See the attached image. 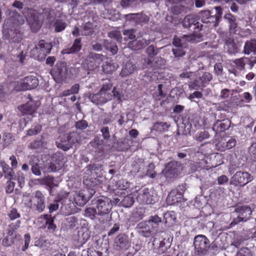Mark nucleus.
Masks as SVG:
<instances>
[{"instance_id":"obj_1","label":"nucleus","mask_w":256,"mask_h":256,"mask_svg":"<svg viewBox=\"0 0 256 256\" xmlns=\"http://www.w3.org/2000/svg\"><path fill=\"white\" fill-rule=\"evenodd\" d=\"M98 166L96 164L89 165L87 166L84 176L83 182L90 188L82 190L75 194L74 199L78 206L84 205L95 194V190L90 188L97 184L98 180L96 177L98 174Z\"/></svg>"},{"instance_id":"obj_2","label":"nucleus","mask_w":256,"mask_h":256,"mask_svg":"<svg viewBox=\"0 0 256 256\" xmlns=\"http://www.w3.org/2000/svg\"><path fill=\"white\" fill-rule=\"evenodd\" d=\"M24 20L22 16L14 12L5 20L3 26V38L10 42H18L22 38L20 32V26L24 24Z\"/></svg>"},{"instance_id":"obj_3","label":"nucleus","mask_w":256,"mask_h":256,"mask_svg":"<svg viewBox=\"0 0 256 256\" xmlns=\"http://www.w3.org/2000/svg\"><path fill=\"white\" fill-rule=\"evenodd\" d=\"M31 30L36 32L40 28L44 18L50 20L53 17L52 12L49 8H42L37 12L36 10L28 9L25 15Z\"/></svg>"},{"instance_id":"obj_4","label":"nucleus","mask_w":256,"mask_h":256,"mask_svg":"<svg viewBox=\"0 0 256 256\" xmlns=\"http://www.w3.org/2000/svg\"><path fill=\"white\" fill-rule=\"evenodd\" d=\"M112 92H106L104 91H100L96 94H90L89 95V99L91 102L96 104H102L110 100L112 96L117 98L119 101H122L121 94L118 92L116 88H114Z\"/></svg>"},{"instance_id":"obj_5","label":"nucleus","mask_w":256,"mask_h":256,"mask_svg":"<svg viewBox=\"0 0 256 256\" xmlns=\"http://www.w3.org/2000/svg\"><path fill=\"white\" fill-rule=\"evenodd\" d=\"M182 170L181 166L176 162H171L168 164L164 170L160 174L162 182H170L176 178Z\"/></svg>"},{"instance_id":"obj_6","label":"nucleus","mask_w":256,"mask_h":256,"mask_svg":"<svg viewBox=\"0 0 256 256\" xmlns=\"http://www.w3.org/2000/svg\"><path fill=\"white\" fill-rule=\"evenodd\" d=\"M52 46L50 42L44 40H40L38 44L31 50L30 56L36 60L40 61L45 59L46 56L51 51Z\"/></svg>"},{"instance_id":"obj_7","label":"nucleus","mask_w":256,"mask_h":256,"mask_svg":"<svg viewBox=\"0 0 256 256\" xmlns=\"http://www.w3.org/2000/svg\"><path fill=\"white\" fill-rule=\"evenodd\" d=\"M136 193L138 194L136 200L140 204H151L156 202V198L152 188H143L136 190Z\"/></svg>"},{"instance_id":"obj_8","label":"nucleus","mask_w":256,"mask_h":256,"mask_svg":"<svg viewBox=\"0 0 256 256\" xmlns=\"http://www.w3.org/2000/svg\"><path fill=\"white\" fill-rule=\"evenodd\" d=\"M38 85V78L33 75L24 77L20 82H15V88L16 90H26L36 88Z\"/></svg>"},{"instance_id":"obj_9","label":"nucleus","mask_w":256,"mask_h":256,"mask_svg":"<svg viewBox=\"0 0 256 256\" xmlns=\"http://www.w3.org/2000/svg\"><path fill=\"white\" fill-rule=\"evenodd\" d=\"M98 210V215H104L110 212L112 208L111 200L105 196H100L92 202Z\"/></svg>"},{"instance_id":"obj_10","label":"nucleus","mask_w":256,"mask_h":256,"mask_svg":"<svg viewBox=\"0 0 256 256\" xmlns=\"http://www.w3.org/2000/svg\"><path fill=\"white\" fill-rule=\"evenodd\" d=\"M78 136L76 132H73L70 134H64L59 137L56 141V144L58 148L64 150H68L72 144L78 142Z\"/></svg>"},{"instance_id":"obj_11","label":"nucleus","mask_w":256,"mask_h":256,"mask_svg":"<svg viewBox=\"0 0 256 256\" xmlns=\"http://www.w3.org/2000/svg\"><path fill=\"white\" fill-rule=\"evenodd\" d=\"M253 176L248 172L238 171L231 178L230 184L235 186H244L252 181Z\"/></svg>"},{"instance_id":"obj_12","label":"nucleus","mask_w":256,"mask_h":256,"mask_svg":"<svg viewBox=\"0 0 256 256\" xmlns=\"http://www.w3.org/2000/svg\"><path fill=\"white\" fill-rule=\"evenodd\" d=\"M237 214V218L233 222L234 224L242 222H246L251 216L252 210L248 206H238L235 210Z\"/></svg>"},{"instance_id":"obj_13","label":"nucleus","mask_w":256,"mask_h":256,"mask_svg":"<svg viewBox=\"0 0 256 256\" xmlns=\"http://www.w3.org/2000/svg\"><path fill=\"white\" fill-rule=\"evenodd\" d=\"M212 76L209 72H204L198 78L194 79L190 87L193 89H202L206 86L212 80Z\"/></svg>"},{"instance_id":"obj_14","label":"nucleus","mask_w":256,"mask_h":256,"mask_svg":"<svg viewBox=\"0 0 256 256\" xmlns=\"http://www.w3.org/2000/svg\"><path fill=\"white\" fill-rule=\"evenodd\" d=\"M54 218L50 214L42 215L38 218L37 222L40 228H44L47 226L48 230H54L56 226L54 224Z\"/></svg>"},{"instance_id":"obj_15","label":"nucleus","mask_w":256,"mask_h":256,"mask_svg":"<svg viewBox=\"0 0 256 256\" xmlns=\"http://www.w3.org/2000/svg\"><path fill=\"white\" fill-rule=\"evenodd\" d=\"M186 40L192 42H198L201 40V36L199 34L184 35L182 38L177 37L174 38L172 44L176 47H186L184 40Z\"/></svg>"},{"instance_id":"obj_16","label":"nucleus","mask_w":256,"mask_h":256,"mask_svg":"<svg viewBox=\"0 0 256 256\" xmlns=\"http://www.w3.org/2000/svg\"><path fill=\"white\" fill-rule=\"evenodd\" d=\"M108 58L98 54H91L90 56V63H88V67L90 70H94L102 63L106 62Z\"/></svg>"},{"instance_id":"obj_17","label":"nucleus","mask_w":256,"mask_h":256,"mask_svg":"<svg viewBox=\"0 0 256 256\" xmlns=\"http://www.w3.org/2000/svg\"><path fill=\"white\" fill-rule=\"evenodd\" d=\"M194 244L196 250L198 252H202L208 248V240L204 236H198L194 238Z\"/></svg>"},{"instance_id":"obj_18","label":"nucleus","mask_w":256,"mask_h":256,"mask_svg":"<svg viewBox=\"0 0 256 256\" xmlns=\"http://www.w3.org/2000/svg\"><path fill=\"white\" fill-rule=\"evenodd\" d=\"M52 162L48 167V172H54L62 168L64 166L62 156L60 154H56L53 156Z\"/></svg>"},{"instance_id":"obj_19","label":"nucleus","mask_w":256,"mask_h":256,"mask_svg":"<svg viewBox=\"0 0 256 256\" xmlns=\"http://www.w3.org/2000/svg\"><path fill=\"white\" fill-rule=\"evenodd\" d=\"M90 232L87 228H82L78 231L76 240L78 246H82L90 239Z\"/></svg>"},{"instance_id":"obj_20","label":"nucleus","mask_w":256,"mask_h":256,"mask_svg":"<svg viewBox=\"0 0 256 256\" xmlns=\"http://www.w3.org/2000/svg\"><path fill=\"white\" fill-rule=\"evenodd\" d=\"M37 107L38 106L32 100H30L26 104L19 106L18 108L24 115H32L36 112Z\"/></svg>"},{"instance_id":"obj_21","label":"nucleus","mask_w":256,"mask_h":256,"mask_svg":"<svg viewBox=\"0 0 256 256\" xmlns=\"http://www.w3.org/2000/svg\"><path fill=\"white\" fill-rule=\"evenodd\" d=\"M214 9L216 10L214 16L210 15L208 21V24H210V26L211 27H216L218 26L222 14V10L220 6H216Z\"/></svg>"},{"instance_id":"obj_22","label":"nucleus","mask_w":256,"mask_h":256,"mask_svg":"<svg viewBox=\"0 0 256 256\" xmlns=\"http://www.w3.org/2000/svg\"><path fill=\"white\" fill-rule=\"evenodd\" d=\"M115 248L118 250H126L128 248V240L124 235H118L115 241Z\"/></svg>"},{"instance_id":"obj_23","label":"nucleus","mask_w":256,"mask_h":256,"mask_svg":"<svg viewBox=\"0 0 256 256\" xmlns=\"http://www.w3.org/2000/svg\"><path fill=\"white\" fill-rule=\"evenodd\" d=\"M34 199L36 202V208L39 212L44 211L45 208L44 197L43 194L40 191H36L34 194Z\"/></svg>"},{"instance_id":"obj_24","label":"nucleus","mask_w":256,"mask_h":256,"mask_svg":"<svg viewBox=\"0 0 256 256\" xmlns=\"http://www.w3.org/2000/svg\"><path fill=\"white\" fill-rule=\"evenodd\" d=\"M236 140L234 138H230L226 142L218 144L216 146L219 150L222 152L234 148L236 145Z\"/></svg>"},{"instance_id":"obj_25","label":"nucleus","mask_w":256,"mask_h":256,"mask_svg":"<svg viewBox=\"0 0 256 256\" xmlns=\"http://www.w3.org/2000/svg\"><path fill=\"white\" fill-rule=\"evenodd\" d=\"M182 24L186 28L193 27L194 29L199 28V23L196 22L194 16L192 15H188L184 18Z\"/></svg>"},{"instance_id":"obj_26","label":"nucleus","mask_w":256,"mask_h":256,"mask_svg":"<svg viewBox=\"0 0 256 256\" xmlns=\"http://www.w3.org/2000/svg\"><path fill=\"white\" fill-rule=\"evenodd\" d=\"M230 121L228 119L217 121L214 125L213 130L218 132H223L230 127Z\"/></svg>"},{"instance_id":"obj_27","label":"nucleus","mask_w":256,"mask_h":256,"mask_svg":"<svg viewBox=\"0 0 256 256\" xmlns=\"http://www.w3.org/2000/svg\"><path fill=\"white\" fill-rule=\"evenodd\" d=\"M244 52L246 54L251 53L256 54V40L247 41L244 46Z\"/></svg>"},{"instance_id":"obj_28","label":"nucleus","mask_w":256,"mask_h":256,"mask_svg":"<svg viewBox=\"0 0 256 256\" xmlns=\"http://www.w3.org/2000/svg\"><path fill=\"white\" fill-rule=\"evenodd\" d=\"M150 40L142 38V40H136L132 42L130 44V47L134 50H137L146 47L150 44Z\"/></svg>"},{"instance_id":"obj_29","label":"nucleus","mask_w":256,"mask_h":256,"mask_svg":"<svg viewBox=\"0 0 256 256\" xmlns=\"http://www.w3.org/2000/svg\"><path fill=\"white\" fill-rule=\"evenodd\" d=\"M182 199V194L176 190H172L168 196L167 202L170 204H174L180 202Z\"/></svg>"},{"instance_id":"obj_30","label":"nucleus","mask_w":256,"mask_h":256,"mask_svg":"<svg viewBox=\"0 0 256 256\" xmlns=\"http://www.w3.org/2000/svg\"><path fill=\"white\" fill-rule=\"evenodd\" d=\"M102 70L105 73H110L111 72L116 70L118 68V66L116 64L110 59L107 58L102 64Z\"/></svg>"},{"instance_id":"obj_31","label":"nucleus","mask_w":256,"mask_h":256,"mask_svg":"<svg viewBox=\"0 0 256 256\" xmlns=\"http://www.w3.org/2000/svg\"><path fill=\"white\" fill-rule=\"evenodd\" d=\"M81 48L82 45L80 40L76 39L70 48L64 49L62 50V52L64 54L75 53L78 52L81 49Z\"/></svg>"},{"instance_id":"obj_32","label":"nucleus","mask_w":256,"mask_h":256,"mask_svg":"<svg viewBox=\"0 0 256 256\" xmlns=\"http://www.w3.org/2000/svg\"><path fill=\"white\" fill-rule=\"evenodd\" d=\"M38 180L40 184L47 185L50 188L56 186L59 183L58 180L54 179L53 177L50 176H48L42 179Z\"/></svg>"},{"instance_id":"obj_33","label":"nucleus","mask_w":256,"mask_h":256,"mask_svg":"<svg viewBox=\"0 0 256 256\" xmlns=\"http://www.w3.org/2000/svg\"><path fill=\"white\" fill-rule=\"evenodd\" d=\"M138 227L142 230L139 231V232L144 237H149L150 236L151 230L150 226H148L146 222H142L139 223Z\"/></svg>"},{"instance_id":"obj_34","label":"nucleus","mask_w":256,"mask_h":256,"mask_svg":"<svg viewBox=\"0 0 256 256\" xmlns=\"http://www.w3.org/2000/svg\"><path fill=\"white\" fill-rule=\"evenodd\" d=\"M135 66L131 62H127L122 68L120 72L122 76H127L133 72Z\"/></svg>"},{"instance_id":"obj_35","label":"nucleus","mask_w":256,"mask_h":256,"mask_svg":"<svg viewBox=\"0 0 256 256\" xmlns=\"http://www.w3.org/2000/svg\"><path fill=\"white\" fill-rule=\"evenodd\" d=\"M148 226H151L152 228H156L162 222L161 218L158 216H151L150 218L146 222Z\"/></svg>"},{"instance_id":"obj_36","label":"nucleus","mask_w":256,"mask_h":256,"mask_svg":"<svg viewBox=\"0 0 256 256\" xmlns=\"http://www.w3.org/2000/svg\"><path fill=\"white\" fill-rule=\"evenodd\" d=\"M224 18L228 20L230 23V28L231 31L234 30L236 28V18L231 14H226L224 15Z\"/></svg>"},{"instance_id":"obj_37","label":"nucleus","mask_w":256,"mask_h":256,"mask_svg":"<svg viewBox=\"0 0 256 256\" xmlns=\"http://www.w3.org/2000/svg\"><path fill=\"white\" fill-rule=\"evenodd\" d=\"M130 186V184L124 180H121L116 182V188L114 190H126Z\"/></svg>"},{"instance_id":"obj_38","label":"nucleus","mask_w":256,"mask_h":256,"mask_svg":"<svg viewBox=\"0 0 256 256\" xmlns=\"http://www.w3.org/2000/svg\"><path fill=\"white\" fill-rule=\"evenodd\" d=\"M134 199L132 194H128L121 201L120 204L126 208L130 207L134 203Z\"/></svg>"},{"instance_id":"obj_39","label":"nucleus","mask_w":256,"mask_h":256,"mask_svg":"<svg viewBox=\"0 0 256 256\" xmlns=\"http://www.w3.org/2000/svg\"><path fill=\"white\" fill-rule=\"evenodd\" d=\"M84 215L91 219H94L96 215H98V210L94 206L92 207L87 208L84 210Z\"/></svg>"},{"instance_id":"obj_40","label":"nucleus","mask_w":256,"mask_h":256,"mask_svg":"<svg viewBox=\"0 0 256 256\" xmlns=\"http://www.w3.org/2000/svg\"><path fill=\"white\" fill-rule=\"evenodd\" d=\"M169 126L166 122H157L154 124L153 126V130L162 132L166 130Z\"/></svg>"},{"instance_id":"obj_41","label":"nucleus","mask_w":256,"mask_h":256,"mask_svg":"<svg viewBox=\"0 0 256 256\" xmlns=\"http://www.w3.org/2000/svg\"><path fill=\"white\" fill-rule=\"evenodd\" d=\"M56 32H60L64 30L66 26V24L62 20H56L54 25Z\"/></svg>"},{"instance_id":"obj_42","label":"nucleus","mask_w":256,"mask_h":256,"mask_svg":"<svg viewBox=\"0 0 256 256\" xmlns=\"http://www.w3.org/2000/svg\"><path fill=\"white\" fill-rule=\"evenodd\" d=\"M128 18L130 19H140L141 18L142 20H140V22H146L148 20V18L146 16L139 14H130L126 16Z\"/></svg>"},{"instance_id":"obj_43","label":"nucleus","mask_w":256,"mask_h":256,"mask_svg":"<svg viewBox=\"0 0 256 256\" xmlns=\"http://www.w3.org/2000/svg\"><path fill=\"white\" fill-rule=\"evenodd\" d=\"M93 32V30L92 28V24L88 22L85 24L82 30L81 31L82 35H90Z\"/></svg>"},{"instance_id":"obj_44","label":"nucleus","mask_w":256,"mask_h":256,"mask_svg":"<svg viewBox=\"0 0 256 256\" xmlns=\"http://www.w3.org/2000/svg\"><path fill=\"white\" fill-rule=\"evenodd\" d=\"M209 137L210 134L206 131L199 132L195 135V138L199 142H202L204 139L208 138Z\"/></svg>"},{"instance_id":"obj_45","label":"nucleus","mask_w":256,"mask_h":256,"mask_svg":"<svg viewBox=\"0 0 256 256\" xmlns=\"http://www.w3.org/2000/svg\"><path fill=\"white\" fill-rule=\"evenodd\" d=\"M108 36L114 38L118 42H120L122 40L121 33L118 30H112L108 33Z\"/></svg>"},{"instance_id":"obj_46","label":"nucleus","mask_w":256,"mask_h":256,"mask_svg":"<svg viewBox=\"0 0 256 256\" xmlns=\"http://www.w3.org/2000/svg\"><path fill=\"white\" fill-rule=\"evenodd\" d=\"M246 58H240L239 59H236L234 60V64L236 65L238 68L240 70H243L244 68L246 62L245 60H246Z\"/></svg>"},{"instance_id":"obj_47","label":"nucleus","mask_w":256,"mask_h":256,"mask_svg":"<svg viewBox=\"0 0 256 256\" xmlns=\"http://www.w3.org/2000/svg\"><path fill=\"white\" fill-rule=\"evenodd\" d=\"M185 47H176L172 49V52L176 57H181L185 54L186 52L184 50Z\"/></svg>"},{"instance_id":"obj_48","label":"nucleus","mask_w":256,"mask_h":256,"mask_svg":"<svg viewBox=\"0 0 256 256\" xmlns=\"http://www.w3.org/2000/svg\"><path fill=\"white\" fill-rule=\"evenodd\" d=\"M42 127L40 125H36L34 128H30L27 131V135L34 136L38 134L41 131Z\"/></svg>"},{"instance_id":"obj_49","label":"nucleus","mask_w":256,"mask_h":256,"mask_svg":"<svg viewBox=\"0 0 256 256\" xmlns=\"http://www.w3.org/2000/svg\"><path fill=\"white\" fill-rule=\"evenodd\" d=\"M237 256H253V255L248 248H242L237 252Z\"/></svg>"},{"instance_id":"obj_50","label":"nucleus","mask_w":256,"mask_h":256,"mask_svg":"<svg viewBox=\"0 0 256 256\" xmlns=\"http://www.w3.org/2000/svg\"><path fill=\"white\" fill-rule=\"evenodd\" d=\"M211 13L209 10L202 11L200 13L201 20L203 23L208 24L209 16H210Z\"/></svg>"},{"instance_id":"obj_51","label":"nucleus","mask_w":256,"mask_h":256,"mask_svg":"<svg viewBox=\"0 0 256 256\" xmlns=\"http://www.w3.org/2000/svg\"><path fill=\"white\" fill-rule=\"evenodd\" d=\"M154 168V165L152 163L148 164L146 174L151 178H154L156 176L155 172H153Z\"/></svg>"},{"instance_id":"obj_52","label":"nucleus","mask_w":256,"mask_h":256,"mask_svg":"<svg viewBox=\"0 0 256 256\" xmlns=\"http://www.w3.org/2000/svg\"><path fill=\"white\" fill-rule=\"evenodd\" d=\"M41 170L42 166L40 164H36L32 166V171L36 176H39L41 174Z\"/></svg>"},{"instance_id":"obj_53","label":"nucleus","mask_w":256,"mask_h":256,"mask_svg":"<svg viewBox=\"0 0 256 256\" xmlns=\"http://www.w3.org/2000/svg\"><path fill=\"white\" fill-rule=\"evenodd\" d=\"M22 202L24 203V204L26 205L27 206L30 208L32 207V198L29 194H26L24 196Z\"/></svg>"},{"instance_id":"obj_54","label":"nucleus","mask_w":256,"mask_h":256,"mask_svg":"<svg viewBox=\"0 0 256 256\" xmlns=\"http://www.w3.org/2000/svg\"><path fill=\"white\" fill-rule=\"evenodd\" d=\"M76 128L79 130H84L88 126V122L84 120L77 122L75 124Z\"/></svg>"},{"instance_id":"obj_55","label":"nucleus","mask_w":256,"mask_h":256,"mask_svg":"<svg viewBox=\"0 0 256 256\" xmlns=\"http://www.w3.org/2000/svg\"><path fill=\"white\" fill-rule=\"evenodd\" d=\"M233 90H230L226 88L222 90L220 96L222 98H226L229 97L230 95L233 94Z\"/></svg>"},{"instance_id":"obj_56","label":"nucleus","mask_w":256,"mask_h":256,"mask_svg":"<svg viewBox=\"0 0 256 256\" xmlns=\"http://www.w3.org/2000/svg\"><path fill=\"white\" fill-rule=\"evenodd\" d=\"M17 181L20 186L22 187L24 184V174L19 172L17 173Z\"/></svg>"},{"instance_id":"obj_57","label":"nucleus","mask_w":256,"mask_h":256,"mask_svg":"<svg viewBox=\"0 0 256 256\" xmlns=\"http://www.w3.org/2000/svg\"><path fill=\"white\" fill-rule=\"evenodd\" d=\"M9 217L12 220H15L20 216L16 208H12L8 214Z\"/></svg>"},{"instance_id":"obj_58","label":"nucleus","mask_w":256,"mask_h":256,"mask_svg":"<svg viewBox=\"0 0 256 256\" xmlns=\"http://www.w3.org/2000/svg\"><path fill=\"white\" fill-rule=\"evenodd\" d=\"M6 184L7 186L6 188V192L7 194H10L14 191L15 184L10 180H8V181Z\"/></svg>"},{"instance_id":"obj_59","label":"nucleus","mask_w":256,"mask_h":256,"mask_svg":"<svg viewBox=\"0 0 256 256\" xmlns=\"http://www.w3.org/2000/svg\"><path fill=\"white\" fill-rule=\"evenodd\" d=\"M106 47L107 50H109L111 52L112 54H115L118 52V48L116 44H108Z\"/></svg>"},{"instance_id":"obj_60","label":"nucleus","mask_w":256,"mask_h":256,"mask_svg":"<svg viewBox=\"0 0 256 256\" xmlns=\"http://www.w3.org/2000/svg\"><path fill=\"white\" fill-rule=\"evenodd\" d=\"M134 29L124 30L123 34L124 36H127L129 39L133 40L135 38V36L134 34Z\"/></svg>"},{"instance_id":"obj_61","label":"nucleus","mask_w":256,"mask_h":256,"mask_svg":"<svg viewBox=\"0 0 256 256\" xmlns=\"http://www.w3.org/2000/svg\"><path fill=\"white\" fill-rule=\"evenodd\" d=\"M146 52L149 56L152 58L157 54L156 50L154 48V46H150L146 49Z\"/></svg>"},{"instance_id":"obj_62","label":"nucleus","mask_w":256,"mask_h":256,"mask_svg":"<svg viewBox=\"0 0 256 256\" xmlns=\"http://www.w3.org/2000/svg\"><path fill=\"white\" fill-rule=\"evenodd\" d=\"M228 178L225 175H222L218 178V183L220 185H222L228 182Z\"/></svg>"},{"instance_id":"obj_63","label":"nucleus","mask_w":256,"mask_h":256,"mask_svg":"<svg viewBox=\"0 0 256 256\" xmlns=\"http://www.w3.org/2000/svg\"><path fill=\"white\" fill-rule=\"evenodd\" d=\"M25 55L24 54L23 52L21 51L19 52L18 54H16L15 60L16 62H18L20 64H23L25 59Z\"/></svg>"},{"instance_id":"obj_64","label":"nucleus","mask_w":256,"mask_h":256,"mask_svg":"<svg viewBox=\"0 0 256 256\" xmlns=\"http://www.w3.org/2000/svg\"><path fill=\"white\" fill-rule=\"evenodd\" d=\"M249 152L254 158H256V142L251 145L249 149Z\"/></svg>"}]
</instances>
